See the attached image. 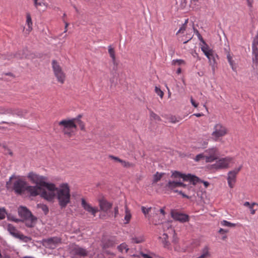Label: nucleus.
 Here are the masks:
<instances>
[{"instance_id":"1","label":"nucleus","mask_w":258,"mask_h":258,"mask_svg":"<svg viewBox=\"0 0 258 258\" xmlns=\"http://www.w3.org/2000/svg\"><path fill=\"white\" fill-rule=\"evenodd\" d=\"M70 186L67 183H61L57 188L56 199L61 209L65 208L71 202Z\"/></svg>"},{"instance_id":"2","label":"nucleus","mask_w":258,"mask_h":258,"mask_svg":"<svg viewBox=\"0 0 258 258\" xmlns=\"http://www.w3.org/2000/svg\"><path fill=\"white\" fill-rule=\"evenodd\" d=\"M18 211L19 216L27 227H33L35 225L37 218L32 215L28 208L24 206H20Z\"/></svg>"},{"instance_id":"3","label":"nucleus","mask_w":258,"mask_h":258,"mask_svg":"<svg viewBox=\"0 0 258 258\" xmlns=\"http://www.w3.org/2000/svg\"><path fill=\"white\" fill-rule=\"evenodd\" d=\"M43 187L44 188L42 187L40 196L49 202H53L56 198L58 187H56L55 184L53 183L47 182Z\"/></svg>"},{"instance_id":"4","label":"nucleus","mask_w":258,"mask_h":258,"mask_svg":"<svg viewBox=\"0 0 258 258\" xmlns=\"http://www.w3.org/2000/svg\"><path fill=\"white\" fill-rule=\"evenodd\" d=\"M60 130L64 134L71 137L74 133V131L77 128V125L72 119H63L58 123Z\"/></svg>"},{"instance_id":"5","label":"nucleus","mask_w":258,"mask_h":258,"mask_svg":"<svg viewBox=\"0 0 258 258\" xmlns=\"http://www.w3.org/2000/svg\"><path fill=\"white\" fill-rule=\"evenodd\" d=\"M232 161V158L229 157L221 158L217 160L215 163L208 165L207 168L212 171L228 168Z\"/></svg>"},{"instance_id":"6","label":"nucleus","mask_w":258,"mask_h":258,"mask_svg":"<svg viewBox=\"0 0 258 258\" xmlns=\"http://www.w3.org/2000/svg\"><path fill=\"white\" fill-rule=\"evenodd\" d=\"M228 133L227 128L221 123H216L213 128L212 133L213 139L215 141H218L220 139L225 136Z\"/></svg>"},{"instance_id":"7","label":"nucleus","mask_w":258,"mask_h":258,"mask_svg":"<svg viewBox=\"0 0 258 258\" xmlns=\"http://www.w3.org/2000/svg\"><path fill=\"white\" fill-rule=\"evenodd\" d=\"M27 177L31 181L32 183H34L36 185L43 187L47 182V178L45 176L39 175L33 172H30L28 174Z\"/></svg>"},{"instance_id":"8","label":"nucleus","mask_w":258,"mask_h":258,"mask_svg":"<svg viewBox=\"0 0 258 258\" xmlns=\"http://www.w3.org/2000/svg\"><path fill=\"white\" fill-rule=\"evenodd\" d=\"M171 177L173 178H182L184 181H189L192 182L193 184H196L197 182L200 180V178L191 174H183L180 172L174 171L172 172Z\"/></svg>"},{"instance_id":"9","label":"nucleus","mask_w":258,"mask_h":258,"mask_svg":"<svg viewBox=\"0 0 258 258\" xmlns=\"http://www.w3.org/2000/svg\"><path fill=\"white\" fill-rule=\"evenodd\" d=\"M205 161L206 162H212L216 160L218 157V150L216 147L210 148L204 152Z\"/></svg>"},{"instance_id":"10","label":"nucleus","mask_w":258,"mask_h":258,"mask_svg":"<svg viewBox=\"0 0 258 258\" xmlns=\"http://www.w3.org/2000/svg\"><path fill=\"white\" fill-rule=\"evenodd\" d=\"M7 229L11 235L15 238L20 239L25 242H27L31 240V238L29 237L25 236L21 234L17 230L15 226L11 224H9L7 225Z\"/></svg>"},{"instance_id":"11","label":"nucleus","mask_w":258,"mask_h":258,"mask_svg":"<svg viewBox=\"0 0 258 258\" xmlns=\"http://www.w3.org/2000/svg\"><path fill=\"white\" fill-rule=\"evenodd\" d=\"M70 253L73 257L76 256H86L88 254V251L78 245L72 244L70 246Z\"/></svg>"},{"instance_id":"12","label":"nucleus","mask_w":258,"mask_h":258,"mask_svg":"<svg viewBox=\"0 0 258 258\" xmlns=\"http://www.w3.org/2000/svg\"><path fill=\"white\" fill-rule=\"evenodd\" d=\"M242 166H240L238 168H235L233 170L230 171L228 173L227 181L229 186L233 188L236 182V175L241 170Z\"/></svg>"},{"instance_id":"13","label":"nucleus","mask_w":258,"mask_h":258,"mask_svg":"<svg viewBox=\"0 0 258 258\" xmlns=\"http://www.w3.org/2000/svg\"><path fill=\"white\" fill-rule=\"evenodd\" d=\"M60 242V238L56 237H54L46 239H43L42 241V244L47 248L54 249Z\"/></svg>"},{"instance_id":"14","label":"nucleus","mask_w":258,"mask_h":258,"mask_svg":"<svg viewBox=\"0 0 258 258\" xmlns=\"http://www.w3.org/2000/svg\"><path fill=\"white\" fill-rule=\"evenodd\" d=\"M26 182L22 179H17L13 183V189L17 194H21L24 191Z\"/></svg>"},{"instance_id":"15","label":"nucleus","mask_w":258,"mask_h":258,"mask_svg":"<svg viewBox=\"0 0 258 258\" xmlns=\"http://www.w3.org/2000/svg\"><path fill=\"white\" fill-rule=\"evenodd\" d=\"M206 57L208 58L209 64L211 66L213 74H214L217 67V60L218 59V56L217 53L214 51L212 53L206 56Z\"/></svg>"},{"instance_id":"16","label":"nucleus","mask_w":258,"mask_h":258,"mask_svg":"<svg viewBox=\"0 0 258 258\" xmlns=\"http://www.w3.org/2000/svg\"><path fill=\"white\" fill-rule=\"evenodd\" d=\"M81 205L83 209L91 213L94 216H96L99 210L97 207H93L90 204L87 203L84 198L81 199Z\"/></svg>"},{"instance_id":"17","label":"nucleus","mask_w":258,"mask_h":258,"mask_svg":"<svg viewBox=\"0 0 258 258\" xmlns=\"http://www.w3.org/2000/svg\"><path fill=\"white\" fill-rule=\"evenodd\" d=\"M108 53L109 54L110 57L111 58L112 63L113 65V69L116 71L117 69L118 62L116 58L114 49L112 47L111 45H109L108 47Z\"/></svg>"},{"instance_id":"18","label":"nucleus","mask_w":258,"mask_h":258,"mask_svg":"<svg viewBox=\"0 0 258 258\" xmlns=\"http://www.w3.org/2000/svg\"><path fill=\"white\" fill-rule=\"evenodd\" d=\"M171 216L175 220L179 221L182 223L187 221L188 219L187 215L175 211L171 212Z\"/></svg>"},{"instance_id":"19","label":"nucleus","mask_w":258,"mask_h":258,"mask_svg":"<svg viewBox=\"0 0 258 258\" xmlns=\"http://www.w3.org/2000/svg\"><path fill=\"white\" fill-rule=\"evenodd\" d=\"M109 158L116 162H119L121 164V166L124 168H128L133 167L134 166V164H133L132 163L129 162L125 160H122L119 158L118 157L113 155H109Z\"/></svg>"},{"instance_id":"20","label":"nucleus","mask_w":258,"mask_h":258,"mask_svg":"<svg viewBox=\"0 0 258 258\" xmlns=\"http://www.w3.org/2000/svg\"><path fill=\"white\" fill-rule=\"evenodd\" d=\"M42 187L40 186L34 185V186H28L26 188L27 190L30 193V195L33 197H35L38 195H40V193L41 191Z\"/></svg>"},{"instance_id":"21","label":"nucleus","mask_w":258,"mask_h":258,"mask_svg":"<svg viewBox=\"0 0 258 258\" xmlns=\"http://www.w3.org/2000/svg\"><path fill=\"white\" fill-rule=\"evenodd\" d=\"M99 205L101 211L107 213L111 209L112 204L105 200L101 199L99 200Z\"/></svg>"},{"instance_id":"22","label":"nucleus","mask_w":258,"mask_h":258,"mask_svg":"<svg viewBox=\"0 0 258 258\" xmlns=\"http://www.w3.org/2000/svg\"><path fill=\"white\" fill-rule=\"evenodd\" d=\"M186 186V184L181 181L169 180L166 185V187L170 190L174 191V189L178 187Z\"/></svg>"},{"instance_id":"23","label":"nucleus","mask_w":258,"mask_h":258,"mask_svg":"<svg viewBox=\"0 0 258 258\" xmlns=\"http://www.w3.org/2000/svg\"><path fill=\"white\" fill-rule=\"evenodd\" d=\"M201 43H200V47L202 51L203 52L206 56L209 55L213 52L214 51L211 49L208 44L205 42L203 38H201Z\"/></svg>"},{"instance_id":"24","label":"nucleus","mask_w":258,"mask_h":258,"mask_svg":"<svg viewBox=\"0 0 258 258\" xmlns=\"http://www.w3.org/2000/svg\"><path fill=\"white\" fill-rule=\"evenodd\" d=\"M211 255L210 252V247L208 245H205L201 251V254L199 256L201 258H207Z\"/></svg>"},{"instance_id":"25","label":"nucleus","mask_w":258,"mask_h":258,"mask_svg":"<svg viewBox=\"0 0 258 258\" xmlns=\"http://www.w3.org/2000/svg\"><path fill=\"white\" fill-rule=\"evenodd\" d=\"M131 241L133 243H140L145 241V237L142 234L135 236L131 238Z\"/></svg>"},{"instance_id":"26","label":"nucleus","mask_w":258,"mask_h":258,"mask_svg":"<svg viewBox=\"0 0 258 258\" xmlns=\"http://www.w3.org/2000/svg\"><path fill=\"white\" fill-rule=\"evenodd\" d=\"M52 67L54 75L62 71L58 63L55 60L52 61Z\"/></svg>"},{"instance_id":"27","label":"nucleus","mask_w":258,"mask_h":258,"mask_svg":"<svg viewBox=\"0 0 258 258\" xmlns=\"http://www.w3.org/2000/svg\"><path fill=\"white\" fill-rule=\"evenodd\" d=\"M168 233H164L161 236L159 237V239L161 240L164 246L165 247H169V242L168 241Z\"/></svg>"},{"instance_id":"28","label":"nucleus","mask_w":258,"mask_h":258,"mask_svg":"<svg viewBox=\"0 0 258 258\" xmlns=\"http://www.w3.org/2000/svg\"><path fill=\"white\" fill-rule=\"evenodd\" d=\"M162 227L163 230L165 232L167 231H169L168 233H171L172 234H174L175 233V231L173 229V228L172 227V226L170 224V223L167 222H165L162 225Z\"/></svg>"},{"instance_id":"29","label":"nucleus","mask_w":258,"mask_h":258,"mask_svg":"<svg viewBox=\"0 0 258 258\" xmlns=\"http://www.w3.org/2000/svg\"><path fill=\"white\" fill-rule=\"evenodd\" d=\"M56 78L57 81L60 84H63L66 79V75L63 72L61 71L60 72H59L58 74L54 75Z\"/></svg>"},{"instance_id":"30","label":"nucleus","mask_w":258,"mask_h":258,"mask_svg":"<svg viewBox=\"0 0 258 258\" xmlns=\"http://www.w3.org/2000/svg\"><path fill=\"white\" fill-rule=\"evenodd\" d=\"M13 113L14 110L12 108L0 106V115Z\"/></svg>"},{"instance_id":"31","label":"nucleus","mask_w":258,"mask_h":258,"mask_svg":"<svg viewBox=\"0 0 258 258\" xmlns=\"http://www.w3.org/2000/svg\"><path fill=\"white\" fill-rule=\"evenodd\" d=\"M132 218V214L130 212V211L128 210L127 206L125 207V216L124 217V219L125 221V224H127L129 223L131 219Z\"/></svg>"},{"instance_id":"32","label":"nucleus","mask_w":258,"mask_h":258,"mask_svg":"<svg viewBox=\"0 0 258 258\" xmlns=\"http://www.w3.org/2000/svg\"><path fill=\"white\" fill-rule=\"evenodd\" d=\"M195 184H193L192 182H190V183L188 184H186V186H182L183 187L186 188L188 190V194H192L194 195L195 194V188L194 185Z\"/></svg>"},{"instance_id":"33","label":"nucleus","mask_w":258,"mask_h":258,"mask_svg":"<svg viewBox=\"0 0 258 258\" xmlns=\"http://www.w3.org/2000/svg\"><path fill=\"white\" fill-rule=\"evenodd\" d=\"M116 243L113 239H108L106 242L103 243V247L104 248L113 247Z\"/></svg>"},{"instance_id":"34","label":"nucleus","mask_w":258,"mask_h":258,"mask_svg":"<svg viewBox=\"0 0 258 258\" xmlns=\"http://www.w3.org/2000/svg\"><path fill=\"white\" fill-rule=\"evenodd\" d=\"M37 207L38 209L41 210L45 215L47 214L49 212L48 207L45 204H38L37 205Z\"/></svg>"},{"instance_id":"35","label":"nucleus","mask_w":258,"mask_h":258,"mask_svg":"<svg viewBox=\"0 0 258 258\" xmlns=\"http://www.w3.org/2000/svg\"><path fill=\"white\" fill-rule=\"evenodd\" d=\"M252 61L256 64H258V48L252 49Z\"/></svg>"},{"instance_id":"36","label":"nucleus","mask_w":258,"mask_h":258,"mask_svg":"<svg viewBox=\"0 0 258 258\" xmlns=\"http://www.w3.org/2000/svg\"><path fill=\"white\" fill-rule=\"evenodd\" d=\"M228 232H229L228 230L223 229V228L219 229V230L218 231V233L221 235V236H222L221 239L223 240H225L227 239V236L226 235V233H228Z\"/></svg>"},{"instance_id":"37","label":"nucleus","mask_w":258,"mask_h":258,"mask_svg":"<svg viewBox=\"0 0 258 258\" xmlns=\"http://www.w3.org/2000/svg\"><path fill=\"white\" fill-rule=\"evenodd\" d=\"M117 249L121 252H123L124 250L125 252H127L129 249L127 245L125 243L120 244L117 246Z\"/></svg>"},{"instance_id":"38","label":"nucleus","mask_w":258,"mask_h":258,"mask_svg":"<svg viewBox=\"0 0 258 258\" xmlns=\"http://www.w3.org/2000/svg\"><path fill=\"white\" fill-rule=\"evenodd\" d=\"M151 210V208H146L144 207H142V212L144 214V215L146 216V217H148L149 219L151 221V222L155 224H157L156 223H155L154 221H153V220L152 219L151 217H150L149 216H147V214L149 213V212H150V211Z\"/></svg>"},{"instance_id":"39","label":"nucleus","mask_w":258,"mask_h":258,"mask_svg":"<svg viewBox=\"0 0 258 258\" xmlns=\"http://www.w3.org/2000/svg\"><path fill=\"white\" fill-rule=\"evenodd\" d=\"M164 174V173H159L157 172L153 176V182L156 183L159 181Z\"/></svg>"},{"instance_id":"40","label":"nucleus","mask_w":258,"mask_h":258,"mask_svg":"<svg viewBox=\"0 0 258 258\" xmlns=\"http://www.w3.org/2000/svg\"><path fill=\"white\" fill-rule=\"evenodd\" d=\"M220 224L222 226L228 227H234L236 226V224L231 223L226 220H222L220 222Z\"/></svg>"},{"instance_id":"41","label":"nucleus","mask_w":258,"mask_h":258,"mask_svg":"<svg viewBox=\"0 0 258 258\" xmlns=\"http://www.w3.org/2000/svg\"><path fill=\"white\" fill-rule=\"evenodd\" d=\"M227 58L228 61V62L229 63L231 69L233 71H236V68L234 65V62L233 60L232 59V56L229 54L227 55Z\"/></svg>"},{"instance_id":"42","label":"nucleus","mask_w":258,"mask_h":258,"mask_svg":"<svg viewBox=\"0 0 258 258\" xmlns=\"http://www.w3.org/2000/svg\"><path fill=\"white\" fill-rule=\"evenodd\" d=\"M26 23L28 26V29L27 30L28 32L31 31L32 29V22L31 20V18L30 15H27V19H26Z\"/></svg>"},{"instance_id":"43","label":"nucleus","mask_w":258,"mask_h":258,"mask_svg":"<svg viewBox=\"0 0 258 258\" xmlns=\"http://www.w3.org/2000/svg\"><path fill=\"white\" fill-rule=\"evenodd\" d=\"M150 116L151 119L152 120H157V121L161 120V118L160 117V116L151 110H150Z\"/></svg>"},{"instance_id":"44","label":"nucleus","mask_w":258,"mask_h":258,"mask_svg":"<svg viewBox=\"0 0 258 258\" xmlns=\"http://www.w3.org/2000/svg\"><path fill=\"white\" fill-rule=\"evenodd\" d=\"M75 124H76V125H78L81 130L83 131H85V123L82 120L78 119V121H75Z\"/></svg>"},{"instance_id":"45","label":"nucleus","mask_w":258,"mask_h":258,"mask_svg":"<svg viewBox=\"0 0 258 258\" xmlns=\"http://www.w3.org/2000/svg\"><path fill=\"white\" fill-rule=\"evenodd\" d=\"M194 160L196 162H199V161H201V160H205V155H204V152L202 153L198 154L194 158Z\"/></svg>"},{"instance_id":"46","label":"nucleus","mask_w":258,"mask_h":258,"mask_svg":"<svg viewBox=\"0 0 258 258\" xmlns=\"http://www.w3.org/2000/svg\"><path fill=\"white\" fill-rule=\"evenodd\" d=\"M172 64H174V65L177 64L178 65L180 66V65H182V64H184L185 61L183 59H175V60H173Z\"/></svg>"},{"instance_id":"47","label":"nucleus","mask_w":258,"mask_h":258,"mask_svg":"<svg viewBox=\"0 0 258 258\" xmlns=\"http://www.w3.org/2000/svg\"><path fill=\"white\" fill-rule=\"evenodd\" d=\"M168 119L169 122H170L171 123H175L179 121V120L177 119L176 117L175 116H173V115L170 116L168 118Z\"/></svg>"},{"instance_id":"48","label":"nucleus","mask_w":258,"mask_h":258,"mask_svg":"<svg viewBox=\"0 0 258 258\" xmlns=\"http://www.w3.org/2000/svg\"><path fill=\"white\" fill-rule=\"evenodd\" d=\"M6 212L4 208H0V220L5 218Z\"/></svg>"},{"instance_id":"49","label":"nucleus","mask_w":258,"mask_h":258,"mask_svg":"<svg viewBox=\"0 0 258 258\" xmlns=\"http://www.w3.org/2000/svg\"><path fill=\"white\" fill-rule=\"evenodd\" d=\"M155 90V92L158 95H159L161 98L163 97L164 93L160 88H158L157 87H156Z\"/></svg>"},{"instance_id":"50","label":"nucleus","mask_w":258,"mask_h":258,"mask_svg":"<svg viewBox=\"0 0 258 258\" xmlns=\"http://www.w3.org/2000/svg\"><path fill=\"white\" fill-rule=\"evenodd\" d=\"M186 27L184 26L181 25L179 29L178 30V31L176 32V35H177L179 34H183L186 30Z\"/></svg>"},{"instance_id":"51","label":"nucleus","mask_w":258,"mask_h":258,"mask_svg":"<svg viewBox=\"0 0 258 258\" xmlns=\"http://www.w3.org/2000/svg\"><path fill=\"white\" fill-rule=\"evenodd\" d=\"M175 192H178L179 194L181 195L183 197L186 198L187 199H190L191 198V197H189L187 196V195H185L184 194L182 191H178L177 190L174 191Z\"/></svg>"},{"instance_id":"52","label":"nucleus","mask_w":258,"mask_h":258,"mask_svg":"<svg viewBox=\"0 0 258 258\" xmlns=\"http://www.w3.org/2000/svg\"><path fill=\"white\" fill-rule=\"evenodd\" d=\"M190 101L193 106H194L196 108H197L198 106V103L196 102V101L194 100L192 97H190Z\"/></svg>"},{"instance_id":"53","label":"nucleus","mask_w":258,"mask_h":258,"mask_svg":"<svg viewBox=\"0 0 258 258\" xmlns=\"http://www.w3.org/2000/svg\"><path fill=\"white\" fill-rule=\"evenodd\" d=\"M199 182L203 183L205 187H207L209 185V183L208 181H203V180H201L200 179V180L197 182V183Z\"/></svg>"},{"instance_id":"54","label":"nucleus","mask_w":258,"mask_h":258,"mask_svg":"<svg viewBox=\"0 0 258 258\" xmlns=\"http://www.w3.org/2000/svg\"><path fill=\"white\" fill-rule=\"evenodd\" d=\"M82 117V115L79 114L76 117L72 118L73 120L75 122V121H78V120H81V118Z\"/></svg>"},{"instance_id":"55","label":"nucleus","mask_w":258,"mask_h":258,"mask_svg":"<svg viewBox=\"0 0 258 258\" xmlns=\"http://www.w3.org/2000/svg\"><path fill=\"white\" fill-rule=\"evenodd\" d=\"M114 217H116L118 214V207H115L114 208Z\"/></svg>"},{"instance_id":"56","label":"nucleus","mask_w":258,"mask_h":258,"mask_svg":"<svg viewBox=\"0 0 258 258\" xmlns=\"http://www.w3.org/2000/svg\"><path fill=\"white\" fill-rule=\"evenodd\" d=\"M249 208L250 210V213L252 215H254L255 213V210L253 209V208L252 207V205H250V206Z\"/></svg>"},{"instance_id":"57","label":"nucleus","mask_w":258,"mask_h":258,"mask_svg":"<svg viewBox=\"0 0 258 258\" xmlns=\"http://www.w3.org/2000/svg\"><path fill=\"white\" fill-rule=\"evenodd\" d=\"M141 254L143 258H152L151 256L147 254L142 253Z\"/></svg>"},{"instance_id":"58","label":"nucleus","mask_w":258,"mask_h":258,"mask_svg":"<svg viewBox=\"0 0 258 258\" xmlns=\"http://www.w3.org/2000/svg\"><path fill=\"white\" fill-rule=\"evenodd\" d=\"M192 115L196 116L198 117H201L203 115V113H195Z\"/></svg>"},{"instance_id":"59","label":"nucleus","mask_w":258,"mask_h":258,"mask_svg":"<svg viewBox=\"0 0 258 258\" xmlns=\"http://www.w3.org/2000/svg\"><path fill=\"white\" fill-rule=\"evenodd\" d=\"M244 206H245V207H248L249 208L250 207V204L248 202H245L244 203Z\"/></svg>"},{"instance_id":"60","label":"nucleus","mask_w":258,"mask_h":258,"mask_svg":"<svg viewBox=\"0 0 258 258\" xmlns=\"http://www.w3.org/2000/svg\"><path fill=\"white\" fill-rule=\"evenodd\" d=\"M188 19H186L184 23L182 25L184 26L185 27H186V25L188 23Z\"/></svg>"},{"instance_id":"61","label":"nucleus","mask_w":258,"mask_h":258,"mask_svg":"<svg viewBox=\"0 0 258 258\" xmlns=\"http://www.w3.org/2000/svg\"><path fill=\"white\" fill-rule=\"evenodd\" d=\"M181 68H179L177 70L176 73H177V74H180V73H181Z\"/></svg>"},{"instance_id":"62","label":"nucleus","mask_w":258,"mask_h":258,"mask_svg":"<svg viewBox=\"0 0 258 258\" xmlns=\"http://www.w3.org/2000/svg\"><path fill=\"white\" fill-rule=\"evenodd\" d=\"M159 211H160V213H161L162 215H164V214H165V212H164V210H163V209H160V210H159Z\"/></svg>"},{"instance_id":"63","label":"nucleus","mask_w":258,"mask_h":258,"mask_svg":"<svg viewBox=\"0 0 258 258\" xmlns=\"http://www.w3.org/2000/svg\"><path fill=\"white\" fill-rule=\"evenodd\" d=\"M188 39L187 40H186V41H184V42H183V43H187V42L189 40H190V39H191V37L189 36V37H188Z\"/></svg>"},{"instance_id":"64","label":"nucleus","mask_w":258,"mask_h":258,"mask_svg":"<svg viewBox=\"0 0 258 258\" xmlns=\"http://www.w3.org/2000/svg\"><path fill=\"white\" fill-rule=\"evenodd\" d=\"M14 176H11L10 178V180L9 181L7 182V184L8 185L9 184V182L11 181V180H12V179L14 177Z\"/></svg>"}]
</instances>
